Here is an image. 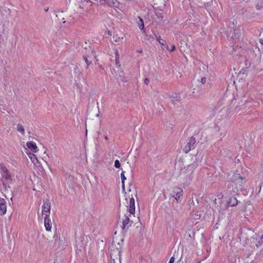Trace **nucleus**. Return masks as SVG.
Masks as SVG:
<instances>
[{"instance_id":"obj_1","label":"nucleus","mask_w":263,"mask_h":263,"mask_svg":"<svg viewBox=\"0 0 263 263\" xmlns=\"http://www.w3.org/2000/svg\"><path fill=\"white\" fill-rule=\"evenodd\" d=\"M1 181L5 191L10 189V185L13 182V177L11 172L3 163H0Z\"/></svg>"},{"instance_id":"obj_28","label":"nucleus","mask_w":263,"mask_h":263,"mask_svg":"<svg viewBox=\"0 0 263 263\" xmlns=\"http://www.w3.org/2000/svg\"><path fill=\"white\" fill-rule=\"evenodd\" d=\"M175 50H176V46L175 45H174L172 46L171 49L170 51V52H172V51H174Z\"/></svg>"},{"instance_id":"obj_17","label":"nucleus","mask_w":263,"mask_h":263,"mask_svg":"<svg viewBox=\"0 0 263 263\" xmlns=\"http://www.w3.org/2000/svg\"><path fill=\"white\" fill-rule=\"evenodd\" d=\"M16 130L17 132L21 133L22 135L25 134V128L24 126L21 124H17L16 125Z\"/></svg>"},{"instance_id":"obj_36","label":"nucleus","mask_w":263,"mask_h":263,"mask_svg":"<svg viewBox=\"0 0 263 263\" xmlns=\"http://www.w3.org/2000/svg\"><path fill=\"white\" fill-rule=\"evenodd\" d=\"M47 10H48V9H45V11H47Z\"/></svg>"},{"instance_id":"obj_30","label":"nucleus","mask_w":263,"mask_h":263,"mask_svg":"<svg viewBox=\"0 0 263 263\" xmlns=\"http://www.w3.org/2000/svg\"><path fill=\"white\" fill-rule=\"evenodd\" d=\"M260 43L263 45V37L260 39Z\"/></svg>"},{"instance_id":"obj_26","label":"nucleus","mask_w":263,"mask_h":263,"mask_svg":"<svg viewBox=\"0 0 263 263\" xmlns=\"http://www.w3.org/2000/svg\"><path fill=\"white\" fill-rule=\"evenodd\" d=\"M175 257H174V255H173V256H172L170 259V261L168 262V263H174L175 262Z\"/></svg>"},{"instance_id":"obj_8","label":"nucleus","mask_w":263,"mask_h":263,"mask_svg":"<svg viewBox=\"0 0 263 263\" xmlns=\"http://www.w3.org/2000/svg\"><path fill=\"white\" fill-rule=\"evenodd\" d=\"M233 32L231 35L233 39H238L242 36V32L240 26L235 27L233 28Z\"/></svg>"},{"instance_id":"obj_23","label":"nucleus","mask_w":263,"mask_h":263,"mask_svg":"<svg viewBox=\"0 0 263 263\" xmlns=\"http://www.w3.org/2000/svg\"><path fill=\"white\" fill-rule=\"evenodd\" d=\"M114 166L116 168H120V163L118 160H116L115 161Z\"/></svg>"},{"instance_id":"obj_9","label":"nucleus","mask_w":263,"mask_h":263,"mask_svg":"<svg viewBox=\"0 0 263 263\" xmlns=\"http://www.w3.org/2000/svg\"><path fill=\"white\" fill-rule=\"evenodd\" d=\"M7 213V202L4 198L0 197V215L4 216Z\"/></svg>"},{"instance_id":"obj_25","label":"nucleus","mask_w":263,"mask_h":263,"mask_svg":"<svg viewBox=\"0 0 263 263\" xmlns=\"http://www.w3.org/2000/svg\"><path fill=\"white\" fill-rule=\"evenodd\" d=\"M111 263H121V261L120 259H118L117 258L116 260L114 258H112L111 260Z\"/></svg>"},{"instance_id":"obj_7","label":"nucleus","mask_w":263,"mask_h":263,"mask_svg":"<svg viewBox=\"0 0 263 263\" xmlns=\"http://www.w3.org/2000/svg\"><path fill=\"white\" fill-rule=\"evenodd\" d=\"M108 6L123 11V5L117 0H108Z\"/></svg>"},{"instance_id":"obj_31","label":"nucleus","mask_w":263,"mask_h":263,"mask_svg":"<svg viewBox=\"0 0 263 263\" xmlns=\"http://www.w3.org/2000/svg\"><path fill=\"white\" fill-rule=\"evenodd\" d=\"M218 197H219V198H221L223 197V195L221 194L219 195H218Z\"/></svg>"},{"instance_id":"obj_16","label":"nucleus","mask_w":263,"mask_h":263,"mask_svg":"<svg viewBox=\"0 0 263 263\" xmlns=\"http://www.w3.org/2000/svg\"><path fill=\"white\" fill-rule=\"evenodd\" d=\"M138 18L139 19V22H138V26L139 28L140 29V30H141L143 32H145L143 21L140 17H138Z\"/></svg>"},{"instance_id":"obj_20","label":"nucleus","mask_w":263,"mask_h":263,"mask_svg":"<svg viewBox=\"0 0 263 263\" xmlns=\"http://www.w3.org/2000/svg\"><path fill=\"white\" fill-rule=\"evenodd\" d=\"M115 54H116V58H115L116 64L117 65L120 66V65H119V54L117 50L116 51Z\"/></svg>"},{"instance_id":"obj_35","label":"nucleus","mask_w":263,"mask_h":263,"mask_svg":"<svg viewBox=\"0 0 263 263\" xmlns=\"http://www.w3.org/2000/svg\"><path fill=\"white\" fill-rule=\"evenodd\" d=\"M100 68L103 69V67L102 66H100Z\"/></svg>"},{"instance_id":"obj_24","label":"nucleus","mask_w":263,"mask_h":263,"mask_svg":"<svg viewBox=\"0 0 263 263\" xmlns=\"http://www.w3.org/2000/svg\"><path fill=\"white\" fill-rule=\"evenodd\" d=\"M83 59L87 64V68H88L91 63L88 60L86 57H84Z\"/></svg>"},{"instance_id":"obj_19","label":"nucleus","mask_w":263,"mask_h":263,"mask_svg":"<svg viewBox=\"0 0 263 263\" xmlns=\"http://www.w3.org/2000/svg\"><path fill=\"white\" fill-rule=\"evenodd\" d=\"M123 39V36H119L118 34H116L113 36V39L115 42H120Z\"/></svg>"},{"instance_id":"obj_2","label":"nucleus","mask_w":263,"mask_h":263,"mask_svg":"<svg viewBox=\"0 0 263 263\" xmlns=\"http://www.w3.org/2000/svg\"><path fill=\"white\" fill-rule=\"evenodd\" d=\"M183 190L179 186H175L172 190V197L178 202L181 200L183 196Z\"/></svg>"},{"instance_id":"obj_3","label":"nucleus","mask_w":263,"mask_h":263,"mask_svg":"<svg viewBox=\"0 0 263 263\" xmlns=\"http://www.w3.org/2000/svg\"><path fill=\"white\" fill-rule=\"evenodd\" d=\"M196 143L195 138L193 137H190L189 140L187 144L183 148V152L185 154H187L191 150L194 149L195 148V144Z\"/></svg>"},{"instance_id":"obj_29","label":"nucleus","mask_w":263,"mask_h":263,"mask_svg":"<svg viewBox=\"0 0 263 263\" xmlns=\"http://www.w3.org/2000/svg\"><path fill=\"white\" fill-rule=\"evenodd\" d=\"M144 83L146 85L148 84L149 83V79L148 78H145Z\"/></svg>"},{"instance_id":"obj_22","label":"nucleus","mask_w":263,"mask_h":263,"mask_svg":"<svg viewBox=\"0 0 263 263\" xmlns=\"http://www.w3.org/2000/svg\"><path fill=\"white\" fill-rule=\"evenodd\" d=\"M98 2H99L101 5H108V0H96Z\"/></svg>"},{"instance_id":"obj_14","label":"nucleus","mask_w":263,"mask_h":263,"mask_svg":"<svg viewBox=\"0 0 263 263\" xmlns=\"http://www.w3.org/2000/svg\"><path fill=\"white\" fill-rule=\"evenodd\" d=\"M238 204V200L235 197H232L229 198L228 201V204L230 206H234Z\"/></svg>"},{"instance_id":"obj_21","label":"nucleus","mask_w":263,"mask_h":263,"mask_svg":"<svg viewBox=\"0 0 263 263\" xmlns=\"http://www.w3.org/2000/svg\"><path fill=\"white\" fill-rule=\"evenodd\" d=\"M256 8L257 9H260L261 8H263V2L262 1H258L257 5Z\"/></svg>"},{"instance_id":"obj_18","label":"nucleus","mask_w":263,"mask_h":263,"mask_svg":"<svg viewBox=\"0 0 263 263\" xmlns=\"http://www.w3.org/2000/svg\"><path fill=\"white\" fill-rule=\"evenodd\" d=\"M124 173H125V172L122 171V172L121 174L122 186V189L123 190H124V187H125V180L126 179V178L124 175Z\"/></svg>"},{"instance_id":"obj_10","label":"nucleus","mask_w":263,"mask_h":263,"mask_svg":"<svg viewBox=\"0 0 263 263\" xmlns=\"http://www.w3.org/2000/svg\"><path fill=\"white\" fill-rule=\"evenodd\" d=\"M135 214H130V213H128V212L125 214L124 215V219H123L122 221V225H123V229H124L126 227L128 226V224L131 222H132V220L130 219L132 215L133 216H134Z\"/></svg>"},{"instance_id":"obj_37","label":"nucleus","mask_w":263,"mask_h":263,"mask_svg":"<svg viewBox=\"0 0 263 263\" xmlns=\"http://www.w3.org/2000/svg\"><path fill=\"white\" fill-rule=\"evenodd\" d=\"M47 10H48V9H45V11H47Z\"/></svg>"},{"instance_id":"obj_33","label":"nucleus","mask_w":263,"mask_h":263,"mask_svg":"<svg viewBox=\"0 0 263 263\" xmlns=\"http://www.w3.org/2000/svg\"><path fill=\"white\" fill-rule=\"evenodd\" d=\"M138 52L142 53V50H138Z\"/></svg>"},{"instance_id":"obj_5","label":"nucleus","mask_w":263,"mask_h":263,"mask_svg":"<svg viewBox=\"0 0 263 263\" xmlns=\"http://www.w3.org/2000/svg\"><path fill=\"white\" fill-rule=\"evenodd\" d=\"M42 208V214L44 215L45 216H47V215L49 216L50 213V203L49 200L46 199V200H44Z\"/></svg>"},{"instance_id":"obj_11","label":"nucleus","mask_w":263,"mask_h":263,"mask_svg":"<svg viewBox=\"0 0 263 263\" xmlns=\"http://www.w3.org/2000/svg\"><path fill=\"white\" fill-rule=\"evenodd\" d=\"M26 146L33 153H37L39 151L36 144L33 141L27 142L26 143Z\"/></svg>"},{"instance_id":"obj_27","label":"nucleus","mask_w":263,"mask_h":263,"mask_svg":"<svg viewBox=\"0 0 263 263\" xmlns=\"http://www.w3.org/2000/svg\"><path fill=\"white\" fill-rule=\"evenodd\" d=\"M206 79L205 77L201 78V83L202 84H204L206 83Z\"/></svg>"},{"instance_id":"obj_13","label":"nucleus","mask_w":263,"mask_h":263,"mask_svg":"<svg viewBox=\"0 0 263 263\" xmlns=\"http://www.w3.org/2000/svg\"><path fill=\"white\" fill-rule=\"evenodd\" d=\"M44 226L46 231H50L51 229V222L49 218V216H45L44 218Z\"/></svg>"},{"instance_id":"obj_34","label":"nucleus","mask_w":263,"mask_h":263,"mask_svg":"<svg viewBox=\"0 0 263 263\" xmlns=\"http://www.w3.org/2000/svg\"><path fill=\"white\" fill-rule=\"evenodd\" d=\"M117 252H118V254H120V252L119 251H118V250H117Z\"/></svg>"},{"instance_id":"obj_12","label":"nucleus","mask_w":263,"mask_h":263,"mask_svg":"<svg viewBox=\"0 0 263 263\" xmlns=\"http://www.w3.org/2000/svg\"><path fill=\"white\" fill-rule=\"evenodd\" d=\"M129 198V208H128V213H130V214H135V199L133 197H130V196H128Z\"/></svg>"},{"instance_id":"obj_4","label":"nucleus","mask_w":263,"mask_h":263,"mask_svg":"<svg viewBox=\"0 0 263 263\" xmlns=\"http://www.w3.org/2000/svg\"><path fill=\"white\" fill-rule=\"evenodd\" d=\"M231 182L236 185V187L238 186L241 187L243 184V177L239 174H235L232 177Z\"/></svg>"},{"instance_id":"obj_15","label":"nucleus","mask_w":263,"mask_h":263,"mask_svg":"<svg viewBox=\"0 0 263 263\" xmlns=\"http://www.w3.org/2000/svg\"><path fill=\"white\" fill-rule=\"evenodd\" d=\"M157 41L166 49H168V46L166 42L163 40L160 35H155Z\"/></svg>"},{"instance_id":"obj_32","label":"nucleus","mask_w":263,"mask_h":263,"mask_svg":"<svg viewBox=\"0 0 263 263\" xmlns=\"http://www.w3.org/2000/svg\"><path fill=\"white\" fill-rule=\"evenodd\" d=\"M104 139H105L106 140H108V137H107V136H106L104 137Z\"/></svg>"},{"instance_id":"obj_6","label":"nucleus","mask_w":263,"mask_h":263,"mask_svg":"<svg viewBox=\"0 0 263 263\" xmlns=\"http://www.w3.org/2000/svg\"><path fill=\"white\" fill-rule=\"evenodd\" d=\"M25 152L34 165H35L36 167H40L41 166V163L37 158L36 156L33 154L34 153L28 152L27 149H26Z\"/></svg>"}]
</instances>
